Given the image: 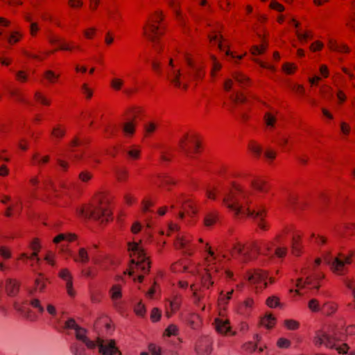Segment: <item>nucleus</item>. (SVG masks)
Listing matches in <instances>:
<instances>
[{
  "instance_id": "nucleus-1",
  "label": "nucleus",
  "mask_w": 355,
  "mask_h": 355,
  "mask_svg": "<svg viewBox=\"0 0 355 355\" xmlns=\"http://www.w3.org/2000/svg\"><path fill=\"white\" fill-rule=\"evenodd\" d=\"M223 195V203L236 215H248L254 219L261 229L266 230V225L263 222L265 210L262 208L251 210L247 207L249 203V191H245L239 186H234L231 189L224 191Z\"/></svg>"
},
{
  "instance_id": "nucleus-2",
  "label": "nucleus",
  "mask_w": 355,
  "mask_h": 355,
  "mask_svg": "<svg viewBox=\"0 0 355 355\" xmlns=\"http://www.w3.org/2000/svg\"><path fill=\"white\" fill-rule=\"evenodd\" d=\"M185 59L187 64L190 67V71L187 72V76H182L179 69H175L172 59L168 61V67H167V78L177 87H182L183 89L187 88V83H184L183 80H189L190 79L198 80L202 79L204 77V72L202 71V67L196 64L192 60L185 55Z\"/></svg>"
},
{
  "instance_id": "nucleus-3",
  "label": "nucleus",
  "mask_w": 355,
  "mask_h": 355,
  "mask_svg": "<svg viewBox=\"0 0 355 355\" xmlns=\"http://www.w3.org/2000/svg\"><path fill=\"white\" fill-rule=\"evenodd\" d=\"M261 245H259L257 242H253L250 245L245 248L241 243H236L234 245L231 254L234 259H238L242 263H245L253 259L251 253L253 250L258 254H263L269 258H272L273 255L270 254V252L274 243L272 242H263Z\"/></svg>"
},
{
  "instance_id": "nucleus-4",
  "label": "nucleus",
  "mask_w": 355,
  "mask_h": 355,
  "mask_svg": "<svg viewBox=\"0 0 355 355\" xmlns=\"http://www.w3.org/2000/svg\"><path fill=\"white\" fill-rule=\"evenodd\" d=\"M342 340L341 334L334 331L331 334H327L322 331L316 332L313 338V343L315 346H325L327 348L336 349L339 354H345L349 349L347 344L343 343L342 345H338L336 342Z\"/></svg>"
},
{
  "instance_id": "nucleus-5",
  "label": "nucleus",
  "mask_w": 355,
  "mask_h": 355,
  "mask_svg": "<svg viewBox=\"0 0 355 355\" xmlns=\"http://www.w3.org/2000/svg\"><path fill=\"white\" fill-rule=\"evenodd\" d=\"M128 250L131 252V257H133L131 263L134 267H131L128 275L132 276L135 271L134 268L139 269L141 272L147 273L150 269V262L148 258L142 248H141L137 242H131L128 243Z\"/></svg>"
},
{
  "instance_id": "nucleus-6",
  "label": "nucleus",
  "mask_w": 355,
  "mask_h": 355,
  "mask_svg": "<svg viewBox=\"0 0 355 355\" xmlns=\"http://www.w3.org/2000/svg\"><path fill=\"white\" fill-rule=\"evenodd\" d=\"M78 214L85 218H92L101 223L107 222L111 217L109 209L103 205V202L97 207H81L78 211Z\"/></svg>"
},
{
  "instance_id": "nucleus-7",
  "label": "nucleus",
  "mask_w": 355,
  "mask_h": 355,
  "mask_svg": "<svg viewBox=\"0 0 355 355\" xmlns=\"http://www.w3.org/2000/svg\"><path fill=\"white\" fill-rule=\"evenodd\" d=\"M205 251L207 252L208 256L205 257L206 275L203 276L202 281L203 286L209 288L214 284V282L211 280V273L213 272H217L218 271V268L216 266V264L219 261V260H218V258L215 255L214 251H212L209 247L208 243H206L205 245Z\"/></svg>"
},
{
  "instance_id": "nucleus-8",
  "label": "nucleus",
  "mask_w": 355,
  "mask_h": 355,
  "mask_svg": "<svg viewBox=\"0 0 355 355\" xmlns=\"http://www.w3.org/2000/svg\"><path fill=\"white\" fill-rule=\"evenodd\" d=\"M354 255L352 252L349 256L339 254V257H332L329 253L324 257L327 264L330 266L331 270L338 275H344L347 271L346 264H350L351 257Z\"/></svg>"
},
{
  "instance_id": "nucleus-9",
  "label": "nucleus",
  "mask_w": 355,
  "mask_h": 355,
  "mask_svg": "<svg viewBox=\"0 0 355 355\" xmlns=\"http://www.w3.org/2000/svg\"><path fill=\"white\" fill-rule=\"evenodd\" d=\"M96 347L101 355H121V353L116 345L114 340L97 338Z\"/></svg>"
},
{
  "instance_id": "nucleus-10",
  "label": "nucleus",
  "mask_w": 355,
  "mask_h": 355,
  "mask_svg": "<svg viewBox=\"0 0 355 355\" xmlns=\"http://www.w3.org/2000/svg\"><path fill=\"white\" fill-rule=\"evenodd\" d=\"M266 277L267 275L264 272L257 269L254 270L252 272H249L248 280L252 285L255 286L257 290H261L266 287Z\"/></svg>"
},
{
  "instance_id": "nucleus-11",
  "label": "nucleus",
  "mask_w": 355,
  "mask_h": 355,
  "mask_svg": "<svg viewBox=\"0 0 355 355\" xmlns=\"http://www.w3.org/2000/svg\"><path fill=\"white\" fill-rule=\"evenodd\" d=\"M148 26H149L148 31H147L146 30L145 27L144 28V33L146 36V37L151 42L155 50L159 51V37L162 35V33L159 30V27L153 23L149 24Z\"/></svg>"
},
{
  "instance_id": "nucleus-12",
  "label": "nucleus",
  "mask_w": 355,
  "mask_h": 355,
  "mask_svg": "<svg viewBox=\"0 0 355 355\" xmlns=\"http://www.w3.org/2000/svg\"><path fill=\"white\" fill-rule=\"evenodd\" d=\"M59 277L66 282V288L68 295L71 297H73L75 295V292L73 289L71 273L67 268H64L60 271Z\"/></svg>"
},
{
  "instance_id": "nucleus-13",
  "label": "nucleus",
  "mask_w": 355,
  "mask_h": 355,
  "mask_svg": "<svg viewBox=\"0 0 355 355\" xmlns=\"http://www.w3.org/2000/svg\"><path fill=\"white\" fill-rule=\"evenodd\" d=\"M211 340L207 337L205 336L200 339L196 347V351L200 355H208L211 353Z\"/></svg>"
},
{
  "instance_id": "nucleus-14",
  "label": "nucleus",
  "mask_w": 355,
  "mask_h": 355,
  "mask_svg": "<svg viewBox=\"0 0 355 355\" xmlns=\"http://www.w3.org/2000/svg\"><path fill=\"white\" fill-rule=\"evenodd\" d=\"M76 331V337L78 340H81L83 343L85 344L87 348L89 349H95L96 344L95 341L89 340L87 336V331L85 329L80 327V326L75 330Z\"/></svg>"
},
{
  "instance_id": "nucleus-15",
  "label": "nucleus",
  "mask_w": 355,
  "mask_h": 355,
  "mask_svg": "<svg viewBox=\"0 0 355 355\" xmlns=\"http://www.w3.org/2000/svg\"><path fill=\"white\" fill-rule=\"evenodd\" d=\"M323 277H324V275L322 274H318V273H315L313 275H307L306 279L305 282H303L302 278H299L296 283V286L302 288L306 284L312 285L313 288H315L318 290L319 288V286L315 284L314 281L322 279Z\"/></svg>"
},
{
  "instance_id": "nucleus-16",
  "label": "nucleus",
  "mask_w": 355,
  "mask_h": 355,
  "mask_svg": "<svg viewBox=\"0 0 355 355\" xmlns=\"http://www.w3.org/2000/svg\"><path fill=\"white\" fill-rule=\"evenodd\" d=\"M216 331L220 334H226L230 331L229 320L223 318H217L214 320Z\"/></svg>"
},
{
  "instance_id": "nucleus-17",
  "label": "nucleus",
  "mask_w": 355,
  "mask_h": 355,
  "mask_svg": "<svg viewBox=\"0 0 355 355\" xmlns=\"http://www.w3.org/2000/svg\"><path fill=\"white\" fill-rule=\"evenodd\" d=\"M190 240L183 236H178L175 245L177 248L181 249L187 254L191 255L192 254V249L189 245Z\"/></svg>"
},
{
  "instance_id": "nucleus-18",
  "label": "nucleus",
  "mask_w": 355,
  "mask_h": 355,
  "mask_svg": "<svg viewBox=\"0 0 355 355\" xmlns=\"http://www.w3.org/2000/svg\"><path fill=\"white\" fill-rule=\"evenodd\" d=\"M73 257L75 262L80 263H86L89 260L88 252L84 248H80L78 251V254Z\"/></svg>"
},
{
  "instance_id": "nucleus-19",
  "label": "nucleus",
  "mask_w": 355,
  "mask_h": 355,
  "mask_svg": "<svg viewBox=\"0 0 355 355\" xmlns=\"http://www.w3.org/2000/svg\"><path fill=\"white\" fill-rule=\"evenodd\" d=\"M19 284L15 280L8 279L6 283V290L9 295H15L19 291Z\"/></svg>"
},
{
  "instance_id": "nucleus-20",
  "label": "nucleus",
  "mask_w": 355,
  "mask_h": 355,
  "mask_svg": "<svg viewBox=\"0 0 355 355\" xmlns=\"http://www.w3.org/2000/svg\"><path fill=\"white\" fill-rule=\"evenodd\" d=\"M184 320L192 329H196L199 326L200 318L197 314H188Z\"/></svg>"
},
{
  "instance_id": "nucleus-21",
  "label": "nucleus",
  "mask_w": 355,
  "mask_h": 355,
  "mask_svg": "<svg viewBox=\"0 0 355 355\" xmlns=\"http://www.w3.org/2000/svg\"><path fill=\"white\" fill-rule=\"evenodd\" d=\"M76 238V235L74 234L69 233V234H60L57 236H55L53 239V242L55 243H58L62 241H67L71 242L75 240Z\"/></svg>"
},
{
  "instance_id": "nucleus-22",
  "label": "nucleus",
  "mask_w": 355,
  "mask_h": 355,
  "mask_svg": "<svg viewBox=\"0 0 355 355\" xmlns=\"http://www.w3.org/2000/svg\"><path fill=\"white\" fill-rule=\"evenodd\" d=\"M300 236L296 235L293 237L292 239V252L293 254L298 256L300 254Z\"/></svg>"
},
{
  "instance_id": "nucleus-23",
  "label": "nucleus",
  "mask_w": 355,
  "mask_h": 355,
  "mask_svg": "<svg viewBox=\"0 0 355 355\" xmlns=\"http://www.w3.org/2000/svg\"><path fill=\"white\" fill-rule=\"evenodd\" d=\"M233 78L241 85V87H243L247 85L249 83V79L239 71L234 72L233 73Z\"/></svg>"
},
{
  "instance_id": "nucleus-24",
  "label": "nucleus",
  "mask_w": 355,
  "mask_h": 355,
  "mask_svg": "<svg viewBox=\"0 0 355 355\" xmlns=\"http://www.w3.org/2000/svg\"><path fill=\"white\" fill-rule=\"evenodd\" d=\"M329 48L332 51L338 52H348L349 48L345 44H338L334 40H330L329 43Z\"/></svg>"
},
{
  "instance_id": "nucleus-25",
  "label": "nucleus",
  "mask_w": 355,
  "mask_h": 355,
  "mask_svg": "<svg viewBox=\"0 0 355 355\" xmlns=\"http://www.w3.org/2000/svg\"><path fill=\"white\" fill-rule=\"evenodd\" d=\"M159 180L158 186L166 187L167 189H170V186L175 184V181L168 176H159Z\"/></svg>"
},
{
  "instance_id": "nucleus-26",
  "label": "nucleus",
  "mask_w": 355,
  "mask_h": 355,
  "mask_svg": "<svg viewBox=\"0 0 355 355\" xmlns=\"http://www.w3.org/2000/svg\"><path fill=\"white\" fill-rule=\"evenodd\" d=\"M253 188L260 192H266L268 191V186L265 181L262 180H254L252 182Z\"/></svg>"
},
{
  "instance_id": "nucleus-27",
  "label": "nucleus",
  "mask_w": 355,
  "mask_h": 355,
  "mask_svg": "<svg viewBox=\"0 0 355 355\" xmlns=\"http://www.w3.org/2000/svg\"><path fill=\"white\" fill-rule=\"evenodd\" d=\"M218 220V216L216 213H209L207 214L204 219V223L206 227H211L214 224L216 223Z\"/></svg>"
},
{
  "instance_id": "nucleus-28",
  "label": "nucleus",
  "mask_w": 355,
  "mask_h": 355,
  "mask_svg": "<svg viewBox=\"0 0 355 355\" xmlns=\"http://www.w3.org/2000/svg\"><path fill=\"white\" fill-rule=\"evenodd\" d=\"M70 350L73 355H85V349L76 343L71 345Z\"/></svg>"
},
{
  "instance_id": "nucleus-29",
  "label": "nucleus",
  "mask_w": 355,
  "mask_h": 355,
  "mask_svg": "<svg viewBox=\"0 0 355 355\" xmlns=\"http://www.w3.org/2000/svg\"><path fill=\"white\" fill-rule=\"evenodd\" d=\"M31 248L33 250L32 257H35V260L37 263L40 262V258L37 257V253L40 249V243L37 239H35L31 243Z\"/></svg>"
},
{
  "instance_id": "nucleus-30",
  "label": "nucleus",
  "mask_w": 355,
  "mask_h": 355,
  "mask_svg": "<svg viewBox=\"0 0 355 355\" xmlns=\"http://www.w3.org/2000/svg\"><path fill=\"white\" fill-rule=\"evenodd\" d=\"M111 297L113 300H118L121 298L122 294H121V287L119 285H114L112 286L111 290Z\"/></svg>"
},
{
  "instance_id": "nucleus-31",
  "label": "nucleus",
  "mask_w": 355,
  "mask_h": 355,
  "mask_svg": "<svg viewBox=\"0 0 355 355\" xmlns=\"http://www.w3.org/2000/svg\"><path fill=\"white\" fill-rule=\"evenodd\" d=\"M275 320L272 315H267L261 320V324L268 329H270L274 325Z\"/></svg>"
},
{
  "instance_id": "nucleus-32",
  "label": "nucleus",
  "mask_w": 355,
  "mask_h": 355,
  "mask_svg": "<svg viewBox=\"0 0 355 355\" xmlns=\"http://www.w3.org/2000/svg\"><path fill=\"white\" fill-rule=\"evenodd\" d=\"M49 42H50V43H51L53 44H60V49H61V50L71 51L72 49L71 46L67 45L66 44L61 43L60 40L56 37H53V36L49 37Z\"/></svg>"
},
{
  "instance_id": "nucleus-33",
  "label": "nucleus",
  "mask_w": 355,
  "mask_h": 355,
  "mask_svg": "<svg viewBox=\"0 0 355 355\" xmlns=\"http://www.w3.org/2000/svg\"><path fill=\"white\" fill-rule=\"evenodd\" d=\"M266 304L270 308L282 307L279 298L276 296L269 297L266 300Z\"/></svg>"
},
{
  "instance_id": "nucleus-34",
  "label": "nucleus",
  "mask_w": 355,
  "mask_h": 355,
  "mask_svg": "<svg viewBox=\"0 0 355 355\" xmlns=\"http://www.w3.org/2000/svg\"><path fill=\"white\" fill-rule=\"evenodd\" d=\"M230 98L234 103H244L246 101V98L243 94L239 92H235L230 96Z\"/></svg>"
},
{
  "instance_id": "nucleus-35",
  "label": "nucleus",
  "mask_w": 355,
  "mask_h": 355,
  "mask_svg": "<svg viewBox=\"0 0 355 355\" xmlns=\"http://www.w3.org/2000/svg\"><path fill=\"white\" fill-rule=\"evenodd\" d=\"M284 325L289 330H295L300 327L297 321L291 319L284 320Z\"/></svg>"
},
{
  "instance_id": "nucleus-36",
  "label": "nucleus",
  "mask_w": 355,
  "mask_h": 355,
  "mask_svg": "<svg viewBox=\"0 0 355 355\" xmlns=\"http://www.w3.org/2000/svg\"><path fill=\"white\" fill-rule=\"evenodd\" d=\"M123 130L126 135H132L135 132V123L132 121L125 123Z\"/></svg>"
},
{
  "instance_id": "nucleus-37",
  "label": "nucleus",
  "mask_w": 355,
  "mask_h": 355,
  "mask_svg": "<svg viewBox=\"0 0 355 355\" xmlns=\"http://www.w3.org/2000/svg\"><path fill=\"white\" fill-rule=\"evenodd\" d=\"M208 37H209V39L211 42H217L218 48L221 51H223V45L222 44L223 37H222L221 35H218V34H215V35H209Z\"/></svg>"
},
{
  "instance_id": "nucleus-38",
  "label": "nucleus",
  "mask_w": 355,
  "mask_h": 355,
  "mask_svg": "<svg viewBox=\"0 0 355 355\" xmlns=\"http://www.w3.org/2000/svg\"><path fill=\"white\" fill-rule=\"evenodd\" d=\"M266 124L269 127H273L276 121V117L270 112H266L264 115Z\"/></svg>"
},
{
  "instance_id": "nucleus-39",
  "label": "nucleus",
  "mask_w": 355,
  "mask_h": 355,
  "mask_svg": "<svg viewBox=\"0 0 355 355\" xmlns=\"http://www.w3.org/2000/svg\"><path fill=\"white\" fill-rule=\"evenodd\" d=\"M308 307L313 312H318L320 310L319 302L316 299H311L308 303Z\"/></svg>"
},
{
  "instance_id": "nucleus-40",
  "label": "nucleus",
  "mask_w": 355,
  "mask_h": 355,
  "mask_svg": "<svg viewBox=\"0 0 355 355\" xmlns=\"http://www.w3.org/2000/svg\"><path fill=\"white\" fill-rule=\"evenodd\" d=\"M157 125L154 122H149L144 125V130L146 132V134L147 135H149L152 133H153L155 130L157 129Z\"/></svg>"
},
{
  "instance_id": "nucleus-41",
  "label": "nucleus",
  "mask_w": 355,
  "mask_h": 355,
  "mask_svg": "<svg viewBox=\"0 0 355 355\" xmlns=\"http://www.w3.org/2000/svg\"><path fill=\"white\" fill-rule=\"evenodd\" d=\"M30 304L33 307L38 310L40 313H43L44 311V307L41 305L40 301L38 299L33 298L30 300Z\"/></svg>"
},
{
  "instance_id": "nucleus-42",
  "label": "nucleus",
  "mask_w": 355,
  "mask_h": 355,
  "mask_svg": "<svg viewBox=\"0 0 355 355\" xmlns=\"http://www.w3.org/2000/svg\"><path fill=\"white\" fill-rule=\"evenodd\" d=\"M116 176L120 182L124 181L128 177V172L123 169L119 168L116 170Z\"/></svg>"
},
{
  "instance_id": "nucleus-43",
  "label": "nucleus",
  "mask_w": 355,
  "mask_h": 355,
  "mask_svg": "<svg viewBox=\"0 0 355 355\" xmlns=\"http://www.w3.org/2000/svg\"><path fill=\"white\" fill-rule=\"evenodd\" d=\"M123 85V81L120 78H114L111 81V86L115 90H120Z\"/></svg>"
},
{
  "instance_id": "nucleus-44",
  "label": "nucleus",
  "mask_w": 355,
  "mask_h": 355,
  "mask_svg": "<svg viewBox=\"0 0 355 355\" xmlns=\"http://www.w3.org/2000/svg\"><path fill=\"white\" fill-rule=\"evenodd\" d=\"M92 178V174L87 171H82L79 174V179L83 182H87L89 180H90Z\"/></svg>"
},
{
  "instance_id": "nucleus-45",
  "label": "nucleus",
  "mask_w": 355,
  "mask_h": 355,
  "mask_svg": "<svg viewBox=\"0 0 355 355\" xmlns=\"http://www.w3.org/2000/svg\"><path fill=\"white\" fill-rule=\"evenodd\" d=\"M172 270L175 272H184L187 271V266L186 265H183L180 262H178L172 266Z\"/></svg>"
},
{
  "instance_id": "nucleus-46",
  "label": "nucleus",
  "mask_w": 355,
  "mask_h": 355,
  "mask_svg": "<svg viewBox=\"0 0 355 355\" xmlns=\"http://www.w3.org/2000/svg\"><path fill=\"white\" fill-rule=\"evenodd\" d=\"M250 148L256 155L259 156L262 153V148L255 142H252Z\"/></svg>"
},
{
  "instance_id": "nucleus-47",
  "label": "nucleus",
  "mask_w": 355,
  "mask_h": 355,
  "mask_svg": "<svg viewBox=\"0 0 355 355\" xmlns=\"http://www.w3.org/2000/svg\"><path fill=\"white\" fill-rule=\"evenodd\" d=\"M279 348H288L291 345V341L284 338H280L277 343Z\"/></svg>"
},
{
  "instance_id": "nucleus-48",
  "label": "nucleus",
  "mask_w": 355,
  "mask_h": 355,
  "mask_svg": "<svg viewBox=\"0 0 355 355\" xmlns=\"http://www.w3.org/2000/svg\"><path fill=\"white\" fill-rule=\"evenodd\" d=\"M178 329V327L175 324H170L167 329H166V335L167 336H171L175 335Z\"/></svg>"
},
{
  "instance_id": "nucleus-49",
  "label": "nucleus",
  "mask_w": 355,
  "mask_h": 355,
  "mask_svg": "<svg viewBox=\"0 0 355 355\" xmlns=\"http://www.w3.org/2000/svg\"><path fill=\"white\" fill-rule=\"evenodd\" d=\"M175 1L176 0H168V2L170 6L173 9L174 12H175L177 17L180 20H182V16L180 11L178 9V6L175 3Z\"/></svg>"
},
{
  "instance_id": "nucleus-50",
  "label": "nucleus",
  "mask_w": 355,
  "mask_h": 355,
  "mask_svg": "<svg viewBox=\"0 0 355 355\" xmlns=\"http://www.w3.org/2000/svg\"><path fill=\"white\" fill-rule=\"evenodd\" d=\"M148 349L152 355H162L161 349L157 347L155 344H150Z\"/></svg>"
},
{
  "instance_id": "nucleus-51",
  "label": "nucleus",
  "mask_w": 355,
  "mask_h": 355,
  "mask_svg": "<svg viewBox=\"0 0 355 355\" xmlns=\"http://www.w3.org/2000/svg\"><path fill=\"white\" fill-rule=\"evenodd\" d=\"M35 98H36L37 101H40L43 105H49L50 104L49 101H48L39 92H35Z\"/></svg>"
},
{
  "instance_id": "nucleus-52",
  "label": "nucleus",
  "mask_w": 355,
  "mask_h": 355,
  "mask_svg": "<svg viewBox=\"0 0 355 355\" xmlns=\"http://www.w3.org/2000/svg\"><path fill=\"white\" fill-rule=\"evenodd\" d=\"M51 134L55 138H61L64 135V130L56 127L52 130Z\"/></svg>"
},
{
  "instance_id": "nucleus-53",
  "label": "nucleus",
  "mask_w": 355,
  "mask_h": 355,
  "mask_svg": "<svg viewBox=\"0 0 355 355\" xmlns=\"http://www.w3.org/2000/svg\"><path fill=\"white\" fill-rule=\"evenodd\" d=\"M265 49H266V46L263 45H262L261 46H254L252 48L251 52H252V54L257 55L263 53L264 52Z\"/></svg>"
},
{
  "instance_id": "nucleus-54",
  "label": "nucleus",
  "mask_w": 355,
  "mask_h": 355,
  "mask_svg": "<svg viewBox=\"0 0 355 355\" xmlns=\"http://www.w3.org/2000/svg\"><path fill=\"white\" fill-rule=\"evenodd\" d=\"M135 311L138 315H144L146 311L144 305L141 302H139L135 308Z\"/></svg>"
},
{
  "instance_id": "nucleus-55",
  "label": "nucleus",
  "mask_w": 355,
  "mask_h": 355,
  "mask_svg": "<svg viewBox=\"0 0 355 355\" xmlns=\"http://www.w3.org/2000/svg\"><path fill=\"white\" fill-rule=\"evenodd\" d=\"M35 289L42 292L45 288V283L42 279H36L35 281Z\"/></svg>"
},
{
  "instance_id": "nucleus-56",
  "label": "nucleus",
  "mask_w": 355,
  "mask_h": 355,
  "mask_svg": "<svg viewBox=\"0 0 355 355\" xmlns=\"http://www.w3.org/2000/svg\"><path fill=\"white\" fill-rule=\"evenodd\" d=\"M222 191L220 189H218L217 188H214L213 190L207 189L206 191L207 196L210 199H215L216 198V194L217 193H220Z\"/></svg>"
},
{
  "instance_id": "nucleus-57",
  "label": "nucleus",
  "mask_w": 355,
  "mask_h": 355,
  "mask_svg": "<svg viewBox=\"0 0 355 355\" xmlns=\"http://www.w3.org/2000/svg\"><path fill=\"white\" fill-rule=\"evenodd\" d=\"M79 326L76 323V321L71 318L65 322V328L76 330Z\"/></svg>"
},
{
  "instance_id": "nucleus-58",
  "label": "nucleus",
  "mask_w": 355,
  "mask_h": 355,
  "mask_svg": "<svg viewBox=\"0 0 355 355\" xmlns=\"http://www.w3.org/2000/svg\"><path fill=\"white\" fill-rule=\"evenodd\" d=\"M150 317H151V319L153 321H154V322L158 321L161 317V313H160V311H159V309L157 308H154L152 310Z\"/></svg>"
},
{
  "instance_id": "nucleus-59",
  "label": "nucleus",
  "mask_w": 355,
  "mask_h": 355,
  "mask_svg": "<svg viewBox=\"0 0 355 355\" xmlns=\"http://www.w3.org/2000/svg\"><path fill=\"white\" fill-rule=\"evenodd\" d=\"M184 209H185L188 213L191 211L193 214L196 212V209L193 207V205L191 202L188 200L186 202L183 206Z\"/></svg>"
},
{
  "instance_id": "nucleus-60",
  "label": "nucleus",
  "mask_w": 355,
  "mask_h": 355,
  "mask_svg": "<svg viewBox=\"0 0 355 355\" xmlns=\"http://www.w3.org/2000/svg\"><path fill=\"white\" fill-rule=\"evenodd\" d=\"M45 78L50 82L53 83L58 78V76L55 74L52 71H46L44 73Z\"/></svg>"
},
{
  "instance_id": "nucleus-61",
  "label": "nucleus",
  "mask_w": 355,
  "mask_h": 355,
  "mask_svg": "<svg viewBox=\"0 0 355 355\" xmlns=\"http://www.w3.org/2000/svg\"><path fill=\"white\" fill-rule=\"evenodd\" d=\"M81 273L87 278H92L95 276V274L92 272L90 268L83 269Z\"/></svg>"
},
{
  "instance_id": "nucleus-62",
  "label": "nucleus",
  "mask_w": 355,
  "mask_h": 355,
  "mask_svg": "<svg viewBox=\"0 0 355 355\" xmlns=\"http://www.w3.org/2000/svg\"><path fill=\"white\" fill-rule=\"evenodd\" d=\"M287 249L286 248H277L275 250V254L278 257H283L286 255Z\"/></svg>"
},
{
  "instance_id": "nucleus-63",
  "label": "nucleus",
  "mask_w": 355,
  "mask_h": 355,
  "mask_svg": "<svg viewBox=\"0 0 355 355\" xmlns=\"http://www.w3.org/2000/svg\"><path fill=\"white\" fill-rule=\"evenodd\" d=\"M128 155L132 159H137L139 155V150L136 148H132L128 151Z\"/></svg>"
},
{
  "instance_id": "nucleus-64",
  "label": "nucleus",
  "mask_w": 355,
  "mask_h": 355,
  "mask_svg": "<svg viewBox=\"0 0 355 355\" xmlns=\"http://www.w3.org/2000/svg\"><path fill=\"white\" fill-rule=\"evenodd\" d=\"M245 349L250 352H254L257 348V345L254 344L252 342H249L244 345Z\"/></svg>"
}]
</instances>
